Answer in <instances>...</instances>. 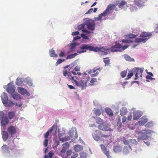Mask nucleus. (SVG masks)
<instances>
[{"label": "nucleus", "mask_w": 158, "mask_h": 158, "mask_svg": "<svg viewBox=\"0 0 158 158\" xmlns=\"http://www.w3.org/2000/svg\"><path fill=\"white\" fill-rule=\"evenodd\" d=\"M63 73L64 76L66 77L69 81H71L73 83L75 82L76 85L79 86L81 87L82 89L86 87L87 81L90 78L88 76V79L86 80L85 81L83 80H81L80 81H77L76 80L74 79V77H71V73L69 72V70H64L63 71Z\"/></svg>", "instance_id": "f257e3e1"}, {"label": "nucleus", "mask_w": 158, "mask_h": 158, "mask_svg": "<svg viewBox=\"0 0 158 158\" xmlns=\"http://www.w3.org/2000/svg\"><path fill=\"white\" fill-rule=\"evenodd\" d=\"M81 50H77V52L78 53H81L86 52L87 50L89 51H93L94 52L99 51L104 52L105 54L106 55L107 54L108 49H105L103 47H94L90 45L89 44H83L80 47Z\"/></svg>", "instance_id": "f03ea898"}, {"label": "nucleus", "mask_w": 158, "mask_h": 158, "mask_svg": "<svg viewBox=\"0 0 158 158\" xmlns=\"http://www.w3.org/2000/svg\"><path fill=\"white\" fill-rule=\"evenodd\" d=\"M85 23V25L89 30L91 31L94 30L96 24L94 20L92 19L87 20Z\"/></svg>", "instance_id": "7ed1b4c3"}, {"label": "nucleus", "mask_w": 158, "mask_h": 158, "mask_svg": "<svg viewBox=\"0 0 158 158\" xmlns=\"http://www.w3.org/2000/svg\"><path fill=\"white\" fill-rule=\"evenodd\" d=\"M0 117L2 118L1 123L3 127H5L9 122V120L7 116L5 115L2 111L0 112Z\"/></svg>", "instance_id": "20e7f679"}, {"label": "nucleus", "mask_w": 158, "mask_h": 158, "mask_svg": "<svg viewBox=\"0 0 158 158\" xmlns=\"http://www.w3.org/2000/svg\"><path fill=\"white\" fill-rule=\"evenodd\" d=\"M118 3H117L115 4H111L109 5L107 8L105 10V13H107V15L110 14L112 10H114L116 11H118V8L116 7V6L118 5Z\"/></svg>", "instance_id": "39448f33"}, {"label": "nucleus", "mask_w": 158, "mask_h": 158, "mask_svg": "<svg viewBox=\"0 0 158 158\" xmlns=\"http://www.w3.org/2000/svg\"><path fill=\"white\" fill-rule=\"evenodd\" d=\"M143 68L140 69L139 68H136L133 69V73H135L134 79L136 80L139 77H142V73L143 72Z\"/></svg>", "instance_id": "423d86ee"}, {"label": "nucleus", "mask_w": 158, "mask_h": 158, "mask_svg": "<svg viewBox=\"0 0 158 158\" xmlns=\"http://www.w3.org/2000/svg\"><path fill=\"white\" fill-rule=\"evenodd\" d=\"M57 125L56 124H54L50 129L44 135V137L45 138L48 139L49 133L52 131H54L55 133H56L57 131Z\"/></svg>", "instance_id": "0eeeda50"}, {"label": "nucleus", "mask_w": 158, "mask_h": 158, "mask_svg": "<svg viewBox=\"0 0 158 158\" xmlns=\"http://www.w3.org/2000/svg\"><path fill=\"white\" fill-rule=\"evenodd\" d=\"M152 35L151 32H142L140 35V37L143 38V39H147V41L149 39Z\"/></svg>", "instance_id": "6e6552de"}, {"label": "nucleus", "mask_w": 158, "mask_h": 158, "mask_svg": "<svg viewBox=\"0 0 158 158\" xmlns=\"http://www.w3.org/2000/svg\"><path fill=\"white\" fill-rule=\"evenodd\" d=\"M6 90L8 93L10 94L15 92V87L12 84L9 83L8 85Z\"/></svg>", "instance_id": "1a4fd4ad"}, {"label": "nucleus", "mask_w": 158, "mask_h": 158, "mask_svg": "<svg viewBox=\"0 0 158 158\" xmlns=\"http://www.w3.org/2000/svg\"><path fill=\"white\" fill-rule=\"evenodd\" d=\"M98 127L99 129L102 130L107 131H111L110 129H107L108 128V126L106 124L104 123H102V124L99 125L98 126Z\"/></svg>", "instance_id": "9d476101"}, {"label": "nucleus", "mask_w": 158, "mask_h": 158, "mask_svg": "<svg viewBox=\"0 0 158 158\" xmlns=\"http://www.w3.org/2000/svg\"><path fill=\"white\" fill-rule=\"evenodd\" d=\"M7 131L11 136L16 133V128L14 126H10L7 129Z\"/></svg>", "instance_id": "9b49d317"}, {"label": "nucleus", "mask_w": 158, "mask_h": 158, "mask_svg": "<svg viewBox=\"0 0 158 158\" xmlns=\"http://www.w3.org/2000/svg\"><path fill=\"white\" fill-rule=\"evenodd\" d=\"M142 115V113L139 111H135L133 113V119L134 120H138Z\"/></svg>", "instance_id": "f8f14e48"}, {"label": "nucleus", "mask_w": 158, "mask_h": 158, "mask_svg": "<svg viewBox=\"0 0 158 158\" xmlns=\"http://www.w3.org/2000/svg\"><path fill=\"white\" fill-rule=\"evenodd\" d=\"M148 121V119L145 117L143 116L138 122V124L140 126L144 125Z\"/></svg>", "instance_id": "ddd939ff"}, {"label": "nucleus", "mask_w": 158, "mask_h": 158, "mask_svg": "<svg viewBox=\"0 0 158 158\" xmlns=\"http://www.w3.org/2000/svg\"><path fill=\"white\" fill-rule=\"evenodd\" d=\"M85 24H81L77 26V29L78 30L80 31L82 30V31L84 33H89L90 32L88 30L84 29L85 26Z\"/></svg>", "instance_id": "4468645a"}, {"label": "nucleus", "mask_w": 158, "mask_h": 158, "mask_svg": "<svg viewBox=\"0 0 158 158\" xmlns=\"http://www.w3.org/2000/svg\"><path fill=\"white\" fill-rule=\"evenodd\" d=\"M18 92L22 95H24L27 94V93L29 94V93L27 92L26 89L21 87H18Z\"/></svg>", "instance_id": "2eb2a0df"}, {"label": "nucleus", "mask_w": 158, "mask_h": 158, "mask_svg": "<svg viewBox=\"0 0 158 158\" xmlns=\"http://www.w3.org/2000/svg\"><path fill=\"white\" fill-rule=\"evenodd\" d=\"M131 147L129 145H128V147L125 146L123 149V153L125 154H127L131 151Z\"/></svg>", "instance_id": "dca6fc26"}, {"label": "nucleus", "mask_w": 158, "mask_h": 158, "mask_svg": "<svg viewBox=\"0 0 158 158\" xmlns=\"http://www.w3.org/2000/svg\"><path fill=\"white\" fill-rule=\"evenodd\" d=\"M3 104L6 103V102L8 100V97L7 94L3 93V94L1 96Z\"/></svg>", "instance_id": "f3484780"}, {"label": "nucleus", "mask_w": 158, "mask_h": 158, "mask_svg": "<svg viewBox=\"0 0 158 158\" xmlns=\"http://www.w3.org/2000/svg\"><path fill=\"white\" fill-rule=\"evenodd\" d=\"M13 98L15 99L19 100L21 98L20 95L17 93L14 92L11 94Z\"/></svg>", "instance_id": "a211bd4d"}, {"label": "nucleus", "mask_w": 158, "mask_h": 158, "mask_svg": "<svg viewBox=\"0 0 158 158\" xmlns=\"http://www.w3.org/2000/svg\"><path fill=\"white\" fill-rule=\"evenodd\" d=\"M2 135L3 140L4 141H6L8 138V134L7 132L4 131L2 132Z\"/></svg>", "instance_id": "6ab92c4d"}, {"label": "nucleus", "mask_w": 158, "mask_h": 158, "mask_svg": "<svg viewBox=\"0 0 158 158\" xmlns=\"http://www.w3.org/2000/svg\"><path fill=\"white\" fill-rule=\"evenodd\" d=\"M74 149L75 151L78 152L83 149V147L79 145H76L74 146Z\"/></svg>", "instance_id": "aec40b11"}, {"label": "nucleus", "mask_w": 158, "mask_h": 158, "mask_svg": "<svg viewBox=\"0 0 158 158\" xmlns=\"http://www.w3.org/2000/svg\"><path fill=\"white\" fill-rule=\"evenodd\" d=\"M3 104L4 105L5 107H10L13 106L14 105V103L11 101L8 100L5 103H4Z\"/></svg>", "instance_id": "412c9836"}, {"label": "nucleus", "mask_w": 158, "mask_h": 158, "mask_svg": "<svg viewBox=\"0 0 158 158\" xmlns=\"http://www.w3.org/2000/svg\"><path fill=\"white\" fill-rule=\"evenodd\" d=\"M106 113L110 116H112L113 115L112 110L110 108H107L105 109Z\"/></svg>", "instance_id": "4be33fe9"}, {"label": "nucleus", "mask_w": 158, "mask_h": 158, "mask_svg": "<svg viewBox=\"0 0 158 158\" xmlns=\"http://www.w3.org/2000/svg\"><path fill=\"white\" fill-rule=\"evenodd\" d=\"M49 52L51 57H57L58 56L55 53V51L53 49L50 50Z\"/></svg>", "instance_id": "5701e85b"}, {"label": "nucleus", "mask_w": 158, "mask_h": 158, "mask_svg": "<svg viewBox=\"0 0 158 158\" xmlns=\"http://www.w3.org/2000/svg\"><path fill=\"white\" fill-rule=\"evenodd\" d=\"M77 46L76 43H71L70 44V48L69 50L68 53H69L71 52H73L75 47Z\"/></svg>", "instance_id": "b1692460"}, {"label": "nucleus", "mask_w": 158, "mask_h": 158, "mask_svg": "<svg viewBox=\"0 0 158 158\" xmlns=\"http://www.w3.org/2000/svg\"><path fill=\"white\" fill-rule=\"evenodd\" d=\"M8 116L10 119H12L14 118L15 115V112L14 111H10L8 113Z\"/></svg>", "instance_id": "393cba45"}, {"label": "nucleus", "mask_w": 158, "mask_h": 158, "mask_svg": "<svg viewBox=\"0 0 158 158\" xmlns=\"http://www.w3.org/2000/svg\"><path fill=\"white\" fill-rule=\"evenodd\" d=\"M147 41V39H143V38H136L135 39V42L136 43H140L143 42V43Z\"/></svg>", "instance_id": "a878e982"}, {"label": "nucleus", "mask_w": 158, "mask_h": 158, "mask_svg": "<svg viewBox=\"0 0 158 158\" xmlns=\"http://www.w3.org/2000/svg\"><path fill=\"white\" fill-rule=\"evenodd\" d=\"M126 5V6L128 7V5H127V2L124 1H122L119 4L118 7L121 9L123 8L124 6Z\"/></svg>", "instance_id": "bb28decb"}, {"label": "nucleus", "mask_w": 158, "mask_h": 158, "mask_svg": "<svg viewBox=\"0 0 158 158\" xmlns=\"http://www.w3.org/2000/svg\"><path fill=\"white\" fill-rule=\"evenodd\" d=\"M124 58L125 59L128 61H134V60L133 58H131V57L127 55H124Z\"/></svg>", "instance_id": "cd10ccee"}, {"label": "nucleus", "mask_w": 158, "mask_h": 158, "mask_svg": "<svg viewBox=\"0 0 158 158\" xmlns=\"http://www.w3.org/2000/svg\"><path fill=\"white\" fill-rule=\"evenodd\" d=\"M127 112V110L124 108H122L120 111V114L122 116L125 115Z\"/></svg>", "instance_id": "c85d7f7f"}, {"label": "nucleus", "mask_w": 158, "mask_h": 158, "mask_svg": "<svg viewBox=\"0 0 158 158\" xmlns=\"http://www.w3.org/2000/svg\"><path fill=\"white\" fill-rule=\"evenodd\" d=\"M77 55V54L76 53L69 55L67 56L66 59H68L73 58H74L75 56H76Z\"/></svg>", "instance_id": "c756f323"}, {"label": "nucleus", "mask_w": 158, "mask_h": 158, "mask_svg": "<svg viewBox=\"0 0 158 158\" xmlns=\"http://www.w3.org/2000/svg\"><path fill=\"white\" fill-rule=\"evenodd\" d=\"M126 36L127 37V38H134L137 36V35L131 33L126 35Z\"/></svg>", "instance_id": "7c9ffc66"}, {"label": "nucleus", "mask_w": 158, "mask_h": 158, "mask_svg": "<svg viewBox=\"0 0 158 158\" xmlns=\"http://www.w3.org/2000/svg\"><path fill=\"white\" fill-rule=\"evenodd\" d=\"M2 149L3 152L8 151L9 152H10L9 151L8 148L6 144H4L3 145L2 147Z\"/></svg>", "instance_id": "2f4dec72"}, {"label": "nucleus", "mask_w": 158, "mask_h": 158, "mask_svg": "<svg viewBox=\"0 0 158 158\" xmlns=\"http://www.w3.org/2000/svg\"><path fill=\"white\" fill-rule=\"evenodd\" d=\"M63 147L62 148H64L66 150L68 149L69 148V144L68 142L65 143H64L62 145Z\"/></svg>", "instance_id": "473e14b6"}, {"label": "nucleus", "mask_w": 158, "mask_h": 158, "mask_svg": "<svg viewBox=\"0 0 158 158\" xmlns=\"http://www.w3.org/2000/svg\"><path fill=\"white\" fill-rule=\"evenodd\" d=\"M96 123L98 124H101L103 123V120L99 117H96Z\"/></svg>", "instance_id": "72a5a7b5"}, {"label": "nucleus", "mask_w": 158, "mask_h": 158, "mask_svg": "<svg viewBox=\"0 0 158 158\" xmlns=\"http://www.w3.org/2000/svg\"><path fill=\"white\" fill-rule=\"evenodd\" d=\"M93 111L96 115L99 116L101 114V111L98 109L95 108Z\"/></svg>", "instance_id": "f704fd0d"}, {"label": "nucleus", "mask_w": 158, "mask_h": 158, "mask_svg": "<svg viewBox=\"0 0 158 158\" xmlns=\"http://www.w3.org/2000/svg\"><path fill=\"white\" fill-rule=\"evenodd\" d=\"M22 83L23 81L21 79L19 78H17L16 81V84L17 85H20Z\"/></svg>", "instance_id": "c9c22d12"}, {"label": "nucleus", "mask_w": 158, "mask_h": 158, "mask_svg": "<svg viewBox=\"0 0 158 158\" xmlns=\"http://www.w3.org/2000/svg\"><path fill=\"white\" fill-rule=\"evenodd\" d=\"M93 138L96 141H98L100 139V138L97 135L94 134H93Z\"/></svg>", "instance_id": "e433bc0d"}, {"label": "nucleus", "mask_w": 158, "mask_h": 158, "mask_svg": "<svg viewBox=\"0 0 158 158\" xmlns=\"http://www.w3.org/2000/svg\"><path fill=\"white\" fill-rule=\"evenodd\" d=\"M135 4L136 5L138 6L139 7L142 6V3L141 1L140 0H138L135 1Z\"/></svg>", "instance_id": "4c0bfd02"}, {"label": "nucleus", "mask_w": 158, "mask_h": 158, "mask_svg": "<svg viewBox=\"0 0 158 158\" xmlns=\"http://www.w3.org/2000/svg\"><path fill=\"white\" fill-rule=\"evenodd\" d=\"M59 139L61 141V142L62 143L66 141L69 139V138L67 137H64L63 138L60 137Z\"/></svg>", "instance_id": "58836bf2"}, {"label": "nucleus", "mask_w": 158, "mask_h": 158, "mask_svg": "<svg viewBox=\"0 0 158 158\" xmlns=\"http://www.w3.org/2000/svg\"><path fill=\"white\" fill-rule=\"evenodd\" d=\"M111 50L112 52H115L117 51H122V50L118 49L117 48H115L114 46H113L111 48Z\"/></svg>", "instance_id": "ea45409f"}, {"label": "nucleus", "mask_w": 158, "mask_h": 158, "mask_svg": "<svg viewBox=\"0 0 158 158\" xmlns=\"http://www.w3.org/2000/svg\"><path fill=\"white\" fill-rule=\"evenodd\" d=\"M80 156L81 158H86L87 154L84 152H81L80 153Z\"/></svg>", "instance_id": "a19ab883"}, {"label": "nucleus", "mask_w": 158, "mask_h": 158, "mask_svg": "<svg viewBox=\"0 0 158 158\" xmlns=\"http://www.w3.org/2000/svg\"><path fill=\"white\" fill-rule=\"evenodd\" d=\"M100 69H97L95 70H93V72L94 73H95L92 74L91 75V77H95L97 76L98 74V72H96L97 70H99Z\"/></svg>", "instance_id": "79ce46f5"}, {"label": "nucleus", "mask_w": 158, "mask_h": 158, "mask_svg": "<svg viewBox=\"0 0 158 158\" xmlns=\"http://www.w3.org/2000/svg\"><path fill=\"white\" fill-rule=\"evenodd\" d=\"M122 42L125 43H130L133 42L130 39L122 40Z\"/></svg>", "instance_id": "37998d69"}, {"label": "nucleus", "mask_w": 158, "mask_h": 158, "mask_svg": "<svg viewBox=\"0 0 158 158\" xmlns=\"http://www.w3.org/2000/svg\"><path fill=\"white\" fill-rule=\"evenodd\" d=\"M114 46L115 48H117L118 49H119L122 48V45L119 43H116L115 45Z\"/></svg>", "instance_id": "c03bdc74"}, {"label": "nucleus", "mask_w": 158, "mask_h": 158, "mask_svg": "<svg viewBox=\"0 0 158 158\" xmlns=\"http://www.w3.org/2000/svg\"><path fill=\"white\" fill-rule=\"evenodd\" d=\"M65 60L64 59H58L57 61V62L56 63V65H58L60 63H61L63 61H64Z\"/></svg>", "instance_id": "a18cd8bd"}, {"label": "nucleus", "mask_w": 158, "mask_h": 158, "mask_svg": "<svg viewBox=\"0 0 158 158\" xmlns=\"http://www.w3.org/2000/svg\"><path fill=\"white\" fill-rule=\"evenodd\" d=\"M120 150V148L118 146H116L114 148V151L115 152H119Z\"/></svg>", "instance_id": "49530a36"}, {"label": "nucleus", "mask_w": 158, "mask_h": 158, "mask_svg": "<svg viewBox=\"0 0 158 158\" xmlns=\"http://www.w3.org/2000/svg\"><path fill=\"white\" fill-rule=\"evenodd\" d=\"M126 74L127 72L125 71L121 72L120 73V75L121 77L123 78H124L126 77Z\"/></svg>", "instance_id": "de8ad7c7"}, {"label": "nucleus", "mask_w": 158, "mask_h": 158, "mask_svg": "<svg viewBox=\"0 0 158 158\" xmlns=\"http://www.w3.org/2000/svg\"><path fill=\"white\" fill-rule=\"evenodd\" d=\"M107 58H106L104 60V62L105 64V65H108L110 63V60L109 59H106Z\"/></svg>", "instance_id": "09e8293b"}, {"label": "nucleus", "mask_w": 158, "mask_h": 158, "mask_svg": "<svg viewBox=\"0 0 158 158\" xmlns=\"http://www.w3.org/2000/svg\"><path fill=\"white\" fill-rule=\"evenodd\" d=\"M103 152L104 153V154L105 155H106L108 158H109V157L110 156L109 155V151H107L106 150H104Z\"/></svg>", "instance_id": "8fccbe9b"}, {"label": "nucleus", "mask_w": 158, "mask_h": 158, "mask_svg": "<svg viewBox=\"0 0 158 158\" xmlns=\"http://www.w3.org/2000/svg\"><path fill=\"white\" fill-rule=\"evenodd\" d=\"M107 14L105 13V11L103 13L100 14L99 15V17L100 19H101L103 16H106Z\"/></svg>", "instance_id": "3c124183"}, {"label": "nucleus", "mask_w": 158, "mask_h": 158, "mask_svg": "<svg viewBox=\"0 0 158 158\" xmlns=\"http://www.w3.org/2000/svg\"><path fill=\"white\" fill-rule=\"evenodd\" d=\"M72 150H69L66 152L67 156H70L72 154Z\"/></svg>", "instance_id": "603ef678"}, {"label": "nucleus", "mask_w": 158, "mask_h": 158, "mask_svg": "<svg viewBox=\"0 0 158 158\" xmlns=\"http://www.w3.org/2000/svg\"><path fill=\"white\" fill-rule=\"evenodd\" d=\"M48 144V139H45L44 141L43 145L45 147H46L47 146Z\"/></svg>", "instance_id": "864d4df0"}, {"label": "nucleus", "mask_w": 158, "mask_h": 158, "mask_svg": "<svg viewBox=\"0 0 158 158\" xmlns=\"http://www.w3.org/2000/svg\"><path fill=\"white\" fill-rule=\"evenodd\" d=\"M78 156L77 153L73 152V154L71 156V158H76Z\"/></svg>", "instance_id": "5fc2aeb1"}, {"label": "nucleus", "mask_w": 158, "mask_h": 158, "mask_svg": "<svg viewBox=\"0 0 158 158\" xmlns=\"http://www.w3.org/2000/svg\"><path fill=\"white\" fill-rule=\"evenodd\" d=\"M152 125V122H149L147 123L145 126L146 127H149Z\"/></svg>", "instance_id": "6e6d98bb"}, {"label": "nucleus", "mask_w": 158, "mask_h": 158, "mask_svg": "<svg viewBox=\"0 0 158 158\" xmlns=\"http://www.w3.org/2000/svg\"><path fill=\"white\" fill-rule=\"evenodd\" d=\"M133 73H130L128 74L127 78V79H129L131 78V77L133 76Z\"/></svg>", "instance_id": "4d7b16f0"}, {"label": "nucleus", "mask_w": 158, "mask_h": 158, "mask_svg": "<svg viewBox=\"0 0 158 158\" xmlns=\"http://www.w3.org/2000/svg\"><path fill=\"white\" fill-rule=\"evenodd\" d=\"M97 81V79L95 78H91V81H90V82L92 83H94Z\"/></svg>", "instance_id": "13d9d810"}, {"label": "nucleus", "mask_w": 158, "mask_h": 158, "mask_svg": "<svg viewBox=\"0 0 158 158\" xmlns=\"http://www.w3.org/2000/svg\"><path fill=\"white\" fill-rule=\"evenodd\" d=\"M132 118V116L131 115V113H130L127 116V119L128 120L130 121L131 120Z\"/></svg>", "instance_id": "bf43d9fd"}, {"label": "nucleus", "mask_w": 158, "mask_h": 158, "mask_svg": "<svg viewBox=\"0 0 158 158\" xmlns=\"http://www.w3.org/2000/svg\"><path fill=\"white\" fill-rule=\"evenodd\" d=\"M60 156L63 158H67V156H66L65 153L64 154L62 153H60Z\"/></svg>", "instance_id": "052dcab7"}, {"label": "nucleus", "mask_w": 158, "mask_h": 158, "mask_svg": "<svg viewBox=\"0 0 158 158\" xmlns=\"http://www.w3.org/2000/svg\"><path fill=\"white\" fill-rule=\"evenodd\" d=\"M146 78L147 79L154 80H155V78L152 77L151 76H150L149 75H147V76H146Z\"/></svg>", "instance_id": "680f3d73"}, {"label": "nucleus", "mask_w": 158, "mask_h": 158, "mask_svg": "<svg viewBox=\"0 0 158 158\" xmlns=\"http://www.w3.org/2000/svg\"><path fill=\"white\" fill-rule=\"evenodd\" d=\"M127 119V118L126 116H123L122 119V122L123 123H124L125 122Z\"/></svg>", "instance_id": "e2e57ef3"}, {"label": "nucleus", "mask_w": 158, "mask_h": 158, "mask_svg": "<svg viewBox=\"0 0 158 158\" xmlns=\"http://www.w3.org/2000/svg\"><path fill=\"white\" fill-rule=\"evenodd\" d=\"M93 10V9L92 8H91L85 14H90L92 13Z\"/></svg>", "instance_id": "0e129e2a"}, {"label": "nucleus", "mask_w": 158, "mask_h": 158, "mask_svg": "<svg viewBox=\"0 0 158 158\" xmlns=\"http://www.w3.org/2000/svg\"><path fill=\"white\" fill-rule=\"evenodd\" d=\"M79 34V32L78 31H74L72 33V35H76Z\"/></svg>", "instance_id": "69168bd1"}, {"label": "nucleus", "mask_w": 158, "mask_h": 158, "mask_svg": "<svg viewBox=\"0 0 158 158\" xmlns=\"http://www.w3.org/2000/svg\"><path fill=\"white\" fill-rule=\"evenodd\" d=\"M101 148L103 152L104 151V150H106V147H105V146L103 145H101Z\"/></svg>", "instance_id": "338daca9"}, {"label": "nucleus", "mask_w": 158, "mask_h": 158, "mask_svg": "<svg viewBox=\"0 0 158 158\" xmlns=\"http://www.w3.org/2000/svg\"><path fill=\"white\" fill-rule=\"evenodd\" d=\"M66 150H67L66 149L64 148H62V149L60 151V153H63L64 154H65Z\"/></svg>", "instance_id": "774afa93"}]
</instances>
